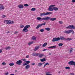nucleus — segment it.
<instances>
[{
  "mask_svg": "<svg viewBox=\"0 0 75 75\" xmlns=\"http://www.w3.org/2000/svg\"><path fill=\"white\" fill-rule=\"evenodd\" d=\"M38 20H40V21H42V20H45V21H48L49 20H50L51 21H55L56 20V18H51L50 17H45L44 18L38 17L37 18Z\"/></svg>",
  "mask_w": 75,
  "mask_h": 75,
  "instance_id": "nucleus-1",
  "label": "nucleus"
},
{
  "mask_svg": "<svg viewBox=\"0 0 75 75\" xmlns=\"http://www.w3.org/2000/svg\"><path fill=\"white\" fill-rule=\"evenodd\" d=\"M65 38L64 36H60V38H54L53 40H52V42H55V41H58L61 40H65Z\"/></svg>",
  "mask_w": 75,
  "mask_h": 75,
  "instance_id": "nucleus-2",
  "label": "nucleus"
},
{
  "mask_svg": "<svg viewBox=\"0 0 75 75\" xmlns=\"http://www.w3.org/2000/svg\"><path fill=\"white\" fill-rule=\"evenodd\" d=\"M30 27V25H27L25 26L24 28V29L23 30V32H28V28Z\"/></svg>",
  "mask_w": 75,
  "mask_h": 75,
  "instance_id": "nucleus-3",
  "label": "nucleus"
},
{
  "mask_svg": "<svg viewBox=\"0 0 75 75\" xmlns=\"http://www.w3.org/2000/svg\"><path fill=\"white\" fill-rule=\"evenodd\" d=\"M52 14V12H44L42 13H40V16H47L48 15H50V14Z\"/></svg>",
  "mask_w": 75,
  "mask_h": 75,
  "instance_id": "nucleus-4",
  "label": "nucleus"
},
{
  "mask_svg": "<svg viewBox=\"0 0 75 75\" xmlns=\"http://www.w3.org/2000/svg\"><path fill=\"white\" fill-rule=\"evenodd\" d=\"M65 28L66 29H75V27L72 25H69L68 27H66Z\"/></svg>",
  "mask_w": 75,
  "mask_h": 75,
  "instance_id": "nucleus-5",
  "label": "nucleus"
},
{
  "mask_svg": "<svg viewBox=\"0 0 75 75\" xmlns=\"http://www.w3.org/2000/svg\"><path fill=\"white\" fill-rule=\"evenodd\" d=\"M54 6H55V5H52L50 6H49V8L48 9V10L49 11H53L54 10Z\"/></svg>",
  "mask_w": 75,
  "mask_h": 75,
  "instance_id": "nucleus-6",
  "label": "nucleus"
},
{
  "mask_svg": "<svg viewBox=\"0 0 75 75\" xmlns=\"http://www.w3.org/2000/svg\"><path fill=\"white\" fill-rule=\"evenodd\" d=\"M68 64L70 65H74L75 66V62H74V61H70L68 62Z\"/></svg>",
  "mask_w": 75,
  "mask_h": 75,
  "instance_id": "nucleus-7",
  "label": "nucleus"
},
{
  "mask_svg": "<svg viewBox=\"0 0 75 75\" xmlns=\"http://www.w3.org/2000/svg\"><path fill=\"white\" fill-rule=\"evenodd\" d=\"M74 31L72 30H70L65 31L64 32V33H67V34H70L72 32Z\"/></svg>",
  "mask_w": 75,
  "mask_h": 75,
  "instance_id": "nucleus-8",
  "label": "nucleus"
},
{
  "mask_svg": "<svg viewBox=\"0 0 75 75\" xmlns=\"http://www.w3.org/2000/svg\"><path fill=\"white\" fill-rule=\"evenodd\" d=\"M16 64H18V65H21V64H22V61L21 60L18 61L16 62Z\"/></svg>",
  "mask_w": 75,
  "mask_h": 75,
  "instance_id": "nucleus-9",
  "label": "nucleus"
},
{
  "mask_svg": "<svg viewBox=\"0 0 75 75\" xmlns=\"http://www.w3.org/2000/svg\"><path fill=\"white\" fill-rule=\"evenodd\" d=\"M40 48V46H36L35 47V48L34 49V51H37L38 50V49Z\"/></svg>",
  "mask_w": 75,
  "mask_h": 75,
  "instance_id": "nucleus-10",
  "label": "nucleus"
},
{
  "mask_svg": "<svg viewBox=\"0 0 75 75\" xmlns=\"http://www.w3.org/2000/svg\"><path fill=\"white\" fill-rule=\"evenodd\" d=\"M38 56L39 58H42L44 56V54L38 53Z\"/></svg>",
  "mask_w": 75,
  "mask_h": 75,
  "instance_id": "nucleus-11",
  "label": "nucleus"
},
{
  "mask_svg": "<svg viewBox=\"0 0 75 75\" xmlns=\"http://www.w3.org/2000/svg\"><path fill=\"white\" fill-rule=\"evenodd\" d=\"M4 23H5L6 24H9V20H5L4 21Z\"/></svg>",
  "mask_w": 75,
  "mask_h": 75,
  "instance_id": "nucleus-12",
  "label": "nucleus"
},
{
  "mask_svg": "<svg viewBox=\"0 0 75 75\" xmlns=\"http://www.w3.org/2000/svg\"><path fill=\"white\" fill-rule=\"evenodd\" d=\"M18 6L19 8H24V6L21 4L18 5Z\"/></svg>",
  "mask_w": 75,
  "mask_h": 75,
  "instance_id": "nucleus-13",
  "label": "nucleus"
},
{
  "mask_svg": "<svg viewBox=\"0 0 75 75\" xmlns=\"http://www.w3.org/2000/svg\"><path fill=\"white\" fill-rule=\"evenodd\" d=\"M26 63H25L23 65V66H25V65H27V64H29V63H30V62L29 61H26Z\"/></svg>",
  "mask_w": 75,
  "mask_h": 75,
  "instance_id": "nucleus-14",
  "label": "nucleus"
},
{
  "mask_svg": "<svg viewBox=\"0 0 75 75\" xmlns=\"http://www.w3.org/2000/svg\"><path fill=\"white\" fill-rule=\"evenodd\" d=\"M4 7L3 5H1L0 6V10H4Z\"/></svg>",
  "mask_w": 75,
  "mask_h": 75,
  "instance_id": "nucleus-15",
  "label": "nucleus"
},
{
  "mask_svg": "<svg viewBox=\"0 0 75 75\" xmlns=\"http://www.w3.org/2000/svg\"><path fill=\"white\" fill-rule=\"evenodd\" d=\"M30 65H29V64H28L25 66V69H28L30 68Z\"/></svg>",
  "mask_w": 75,
  "mask_h": 75,
  "instance_id": "nucleus-16",
  "label": "nucleus"
},
{
  "mask_svg": "<svg viewBox=\"0 0 75 75\" xmlns=\"http://www.w3.org/2000/svg\"><path fill=\"white\" fill-rule=\"evenodd\" d=\"M14 23V21H11L9 20V24H13Z\"/></svg>",
  "mask_w": 75,
  "mask_h": 75,
  "instance_id": "nucleus-17",
  "label": "nucleus"
},
{
  "mask_svg": "<svg viewBox=\"0 0 75 75\" xmlns=\"http://www.w3.org/2000/svg\"><path fill=\"white\" fill-rule=\"evenodd\" d=\"M32 40H34V41H36V39H37V37H35V36H33L32 37Z\"/></svg>",
  "mask_w": 75,
  "mask_h": 75,
  "instance_id": "nucleus-18",
  "label": "nucleus"
},
{
  "mask_svg": "<svg viewBox=\"0 0 75 75\" xmlns=\"http://www.w3.org/2000/svg\"><path fill=\"white\" fill-rule=\"evenodd\" d=\"M45 61H47V59H45V58H44L43 59H40V61L41 62H44Z\"/></svg>",
  "mask_w": 75,
  "mask_h": 75,
  "instance_id": "nucleus-19",
  "label": "nucleus"
},
{
  "mask_svg": "<svg viewBox=\"0 0 75 75\" xmlns=\"http://www.w3.org/2000/svg\"><path fill=\"white\" fill-rule=\"evenodd\" d=\"M41 25L40 24H38L37 26L36 27V29H38L39 28L41 27Z\"/></svg>",
  "mask_w": 75,
  "mask_h": 75,
  "instance_id": "nucleus-20",
  "label": "nucleus"
},
{
  "mask_svg": "<svg viewBox=\"0 0 75 75\" xmlns=\"http://www.w3.org/2000/svg\"><path fill=\"white\" fill-rule=\"evenodd\" d=\"M72 40V38H67V39H65V40H66V41H71V40Z\"/></svg>",
  "mask_w": 75,
  "mask_h": 75,
  "instance_id": "nucleus-21",
  "label": "nucleus"
},
{
  "mask_svg": "<svg viewBox=\"0 0 75 75\" xmlns=\"http://www.w3.org/2000/svg\"><path fill=\"white\" fill-rule=\"evenodd\" d=\"M47 45V42H45V43H44V44H43V45L42 46L43 47H46V46Z\"/></svg>",
  "mask_w": 75,
  "mask_h": 75,
  "instance_id": "nucleus-22",
  "label": "nucleus"
},
{
  "mask_svg": "<svg viewBox=\"0 0 75 75\" xmlns=\"http://www.w3.org/2000/svg\"><path fill=\"white\" fill-rule=\"evenodd\" d=\"M55 10V11H57L58 10V8L57 7H53V10Z\"/></svg>",
  "mask_w": 75,
  "mask_h": 75,
  "instance_id": "nucleus-23",
  "label": "nucleus"
},
{
  "mask_svg": "<svg viewBox=\"0 0 75 75\" xmlns=\"http://www.w3.org/2000/svg\"><path fill=\"white\" fill-rule=\"evenodd\" d=\"M69 51L70 54H71L72 52H73V49H72V48H71V49L69 50Z\"/></svg>",
  "mask_w": 75,
  "mask_h": 75,
  "instance_id": "nucleus-24",
  "label": "nucleus"
},
{
  "mask_svg": "<svg viewBox=\"0 0 75 75\" xmlns=\"http://www.w3.org/2000/svg\"><path fill=\"white\" fill-rule=\"evenodd\" d=\"M43 64V63H39L38 64V67H40L41 66H42Z\"/></svg>",
  "mask_w": 75,
  "mask_h": 75,
  "instance_id": "nucleus-25",
  "label": "nucleus"
},
{
  "mask_svg": "<svg viewBox=\"0 0 75 75\" xmlns=\"http://www.w3.org/2000/svg\"><path fill=\"white\" fill-rule=\"evenodd\" d=\"M11 48V47H6L5 48V49L6 50H10Z\"/></svg>",
  "mask_w": 75,
  "mask_h": 75,
  "instance_id": "nucleus-26",
  "label": "nucleus"
},
{
  "mask_svg": "<svg viewBox=\"0 0 75 75\" xmlns=\"http://www.w3.org/2000/svg\"><path fill=\"white\" fill-rule=\"evenodd\" d=\"M33 56H35L36 57L38 56V53H33L32 54Z\"/></svg>",
  "mask_w": 75,
  "mask_h": 75,
  "instance_id": "nucleus-27",
  "label": "nucleus"
},
{
  "mask_svg": "<svg viewBox=\"0 0 75 75\" xmlns=\"http://www.w3.org/2000/svg\"><path fill=\"white\" fill-rule=\"evenodd\" d=\"M45 29L47 31H50V28H45Z\"/></svg>",
  "mask_w": 75,
  "mask_h": 75,
  "instance_id": "nucleus-28",
  "label": "nucleus"
},
{
  "mask_svg": "<svg viewBox=\"0 0 75 75\" xmlns=\"http://www.w3.org/2000/svg\"><path fill=\"white\" fill-rule=\"evenodd\" d=\"M33 43H34V42L33 41L29 42V43H28V45H31L33 44Z\"/></svg>",
  "mask_w": 75,
  "mask_h": 75,
  "instance_id": "nucleus-29",
  "label": "nucleus"
},
{
  "mask_svg": "<svg viewBox=\"0 0 75 75\" xmlns=\"http://www.w3.org/2000/svg\"><path fill=\"white\" fill-rule=\"evenodd\" d=\"M14 65V64L13 63H10L9 64V65L11 66H13V65Z\"/></svg>",
  "mask_w": 75,
  "mask_h": 75,
  "instance_id": "nucleus-30",
  "label": "nucleus"
},
{
  "mask_svg": "<svg viewBox=\"0 0 75 75\" xmlns=\"http://www.w3.org/2000/svg\"><path fill=\"white\" fill-rule=\"evenodd\" d=\"M46 65H49V63L48 62L46 63H45L44 65V67H46Z\"/></svg>",
  "mask_w": 75,
  "mask_h": 75,
  "instance_id": "nucleus-31",
  "label": "nucleus"
},
{
  "mask_svg": "<svg viewBox=\"0 0 75 75\" xmlns=\"http://www.w3.org/2000/svg\"><path fill=\"white\" fill-rule=\"evenodd\" d=\"M31 11H35V8H32L31 9Z\"/></svg>",
  "mask_w": 75,
  "mask_h": 75,
  "instance_id": "nucleus-32",
  "label": "nucleus"
},
{
  "mask_svg": "<svg viewBox=\"0 0 75 75\" xmlns=\"http://www.w3.org/2000/svg\"><path fill=\"white\" fill-rule=\"evenodd\" d=\"M46 24V23L45 22L43 23H42L41 24H40L41 25V26H42V25H45V24Z\"/></svg>",
  "mask_w": 75,
  "mask_h": 75,
  "instance_id": "nucleus-33",
  "label": "nucleus"
},
{
  "mask_svg": "<svg viewBox=\"0 0 75 75\" xmlns=\"http://www.w3.org/2000/svg\"><path fill=\"white\" fill-rule=\"evenodd\" d=\"M58 45L59 46H60V47H61V46H62V45H63V44L62 43H59V44H58Z\"/></svg>",
  "mask_w": 75,
  "mask_h": 75,
  "instance_id": "nucleus-34",
  "label": "nucleus"
},
{
  "mask_svg": "<svg viewBox=\"0 0 75 75\" xmlns=\"http://www.w3.org/2000/svg\"><path fill=\"white\" fill-rule=\"evenodd\" d=\"M40 32H44V30L42 29H41L40 30Z\"/></svg>",
  "mask_w": 75,
  "mask_h": 75,
  "instance_id": "nucleus-35",
  "label": "nucleus"
},
{
  "mask_svg": "<svg viewBox=\"0 0 75 75\" xmlns=\"http://www.w3.org/2000/svg\"><path fill=\"white\" fill-rule=\"evenodd\" d=\"M24 6L25 7H28V6H29V5L28 4H24Z\"/></svg>",
  "mask_w": 75,
  "mask_h": 75,
  "instance_id": "nucleus-36",
  "label": "nucleus"
},
{
  "mask_svg": "<svg viewBox=\"0 0 75 75\" xmlns=\"http://www.w3.org/2000/svg\"><path fill=\"white\" fill-rule=\"evenodd\" d=\"M59 24H62L63 23V22H62V21H59Z\"/></svg>",
  "mask_w": 75,
  "mask_h": 75,
  "instance_id": "nucleus-37",
  "label": "nucleus"
},
{
  "mask_svg": "<svg viewBox=\"0 0 75 75\" xmlns=\"http://www.w3.org/2000/svg\"><path fill=\"white\" fill-rule=\"evenodd\" d=\"M6 17V15H4L1 16L2 18H5Z\"/></svg>",
  "mask_w": 75,
  "mask_h": 75,
  "instance_id": "nucleus-38",
  "label": "nucleus"
},
{
  "mask_svg": "<svg viewBox=\"0 0 75 75\" xmlns=\"http://www.w3.org/2000/svg\"><path fill=\"white\" fill-rule=\"evenodd\" d=\"M65 68L66 69H70V67H66Z\"/></svg>",
  "mask_w": 75,
  "mask_h": 75,
  "instance_id": "nucleus-39",
  "label": "nucleus"
},
{
  "mask_svg": "<svg viewBox=\"0 0 75 75\" xmlns=\"http://www.w3.org/2000/svg\"><path fill=\"white\" fill-rule=\"evenodd\" d=\"M57 47V46L56 45H55V46H52V48H55Z\"/></svg>",
  "mask_w": 75,
  "mask_h": 75,
  "instance_id": "nucleus-40",
  "label": "nucleus"
},
{
  "mask_svg": "<svg viewBox=\"0 0 75 75\" xmlns=\"http://www.w3.org/2000/svg\"><path fill=\"white\" fill-rule=\"evenodd\" d=\"M6 64H7L4 62L2 63V64L3 65H6Z\"/></svg>",
  "mask_w": 75,
  "mask_h": 75,
  "instance_id": "nucleus-41",
  "label": "nucleus"
},
{
  "mask_svg": "<svg viewBox=\"0 0 75 75\" xmlns=\"http://www.w3.org/2000/svg\"><path fill=\"white\" fill-rule=\"evenodd\" d=\"M22 61H25V62H26V59H22Z\"/></svg>",
  "mask_w": 75,
  "mask_h": 75,
  "instance_id": "nucleus-42",
  "label": "nucleus"
},
{
  "mask_svg": "<svg viewBox=\"0 0 75 75\" xmlns=\"http://www.w3.org/2000/svg\"><path fill=\"white\" fill-rule=\"evenodd\" d=\"M20 27V28H23V27H24V25H21Z\"/></svg>",
  "mask_w": 75,
  "mask_h": 75,
  "instance_id": "nucleus-43",
  "label": "nucleus"
},
{
  "mask_svg": "<svg viewBox=\"0 0 75 75\" xmlns=\"http://www.w3.org/2000/svg\"><path fill=\"white\" fill-rule=\"evenodd\" d=\"M3 52V50H0V54L1 53V52Z\"/></svg>",
  "mask_w": 75,
  "mask_h": 75,
  "instance_id": "nucleus-44",
  "label": "nucleus"
},
{
  "mask_svg": "<svg viewBox=\"0 0 75 75\" xmlns=\"http://www.w3.org/2000/svg\"><path fill=\"white\" fill-rule=\"evenodd\" d=\"M48 48L50 49V48H52V46H50L48 47Z\"/></svg>",
  "mask_w": 75,
  "mask_h": 75,
  "instance_id": "nucleus-45",
  "label": "nucleus"
},
{
  "mask_svg": "<svg viewBox=\"0 0 75 75\" xmlns=\"http://www.w3.org/2000/svg\"><path fill=\"white\" fill-rule=\"evenodd\" d=\"M31 65H35V63H32L31 64Z\"/></svg>",
  "mask_w": 75,
  "mask_h": 75,
  "instance_id": "nucleus-46",
  "label": "nucleus"
},
{
  "mask_svg": "<svg viewBox=\"0 0 75 75\" xmlns=\"http://www.w3.org/2000/svg\"><path fill=\"white\" fill-rule=\"evenodd\" d=\"M8 72H7L6 73H5V75H8Z\"/></svg>",
  "mask_w": 75,
  "mask_h": 75,
  "instance_id": "nucleus-47",
  "label": "nucleus"
},
{
  "mask_svg": "<svg viewBox=\"0 0 75 75\" xmlns=\"http://www.w3.org/2000/svg\"><path fill=\"white\" fill-rule=\"evenodd\" d=\"M18 33V32L16 31L15 32L14 34H17Z\"/></svg>",
  "mask_w": 75,
  "mask_h": 75,
  "instance_id": "nucleus-48",
  "label": "nucleus"
},
{
  "mask_svg": "<svg viewBox=\"0 0 75 75\" xmlns=\"http://www.w3.org/2000/svg\"><path fill=\"white\" fill-rule=\"evenodd\" d=\"M72 2H73V3H75V0H72Z\"/></svg>",
  "mask_w": 75,
  "mask_h": 75,
  "instance_id": "nucleus-49",
  "label": "nucleus"
},
{
  "mask_svg": "<svg viewBox=\"0 0 75 75\" xmlns=\"http://www.w3.org/2000/svg\"><path fill=\"white\" fill-rule=\"evenodd\" d=\"M28 57H29V55H27L26 56V58H28Z\"/></svg>",
  "mask_w": 75,
  "mask_h": 75,
  "instance_id": "nucleus-50",
  "label": "nucleus"
},
{
  "mask_svg": "<svg viewBox=\"0 0 75 75\" xmlns=\"http://www.w3.org/2000/svg\"><path fill=\"white\" fill-rule=\"evenodd\" d=\"M70 75H74V74L73 73H71L70 74Z\"/></svg>",
  "mask_w": 75,
  "mask_h": 75,
  "instance_id": "nucleus-51",
  "label": "nucleus"
},
{
  "mask_svg": "<svg viewBox=\"0 0 75 75\" xmlns=\"http://www.w3.org/2000/svg\"><path fill=\"white\" fill-rule=\"evenodd\" d=\"M47 50V49H44L43 50V51H45Z\"/></svg>",
  "mask_w": 75,
  "mask_h": 75,
  "instance_id": "nucleus-52",
  "label": "nucleus"
},
{
  "mask_svg": "<svg viewBox=\"0 0 75 75\" xmlns=\"http://www.w3.org/2000/svg\"><path fill=\"white\" fill-rule=\"evenodd\" d=\"M72 34H74V31H73V32H72Z\"/></svg>",
  "mask_w": 75,
  "mask_h": 75,
  "instance_id": "nucleus-53",
  "label": "nucleus"
},
{
  "mask_svg": "<svg viewBox=\"0 0 75 75\" xmlns=\"http://www.w3.org/2000/svg\"><path fill=\"white\" fill-rule=\"evenodd\" d=\"M6 33H10L9 31H8L7 32H6Z\"/></svg>",
  "mask_w": 75,
  "mask_h": 75,
  "instance_id": "nucleus-54",
  "label": "nucleus"
},
{
  "mask_svg": "<svg viewBox=\"0 0 75 75\" xmlns=\"http://www.w3.org/2000/svg\"><path fill=\"white\" fill-rule=\"evenodd\" d=\"M49 55H51V53H49Z\"/></svg>",
  "mask_w": 75,
  "mask_h": 75,
  "instance_id": "nucleus-55",
  "label": "nucleus"
}]
</instances>
